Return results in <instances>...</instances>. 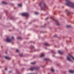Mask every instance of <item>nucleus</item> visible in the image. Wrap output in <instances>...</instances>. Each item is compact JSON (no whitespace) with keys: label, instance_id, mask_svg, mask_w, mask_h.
Returning a JSON list of instances; mask_svg holds the SVG:
<instances>
[{"label":"nucleus","instance_id":"393cba45","mask_svg":"<svg viewBox=\"0 0 74 74\" xmlns=\"http://www.w3.org/2000/svg\"><path fill=\"white\" fill-rule=\"evenodd\" d=\"M17 39H20V37H18V38H17Z\"/></svg>","mask_w":74,"mask_h":74},{"label":"nucleus","instance_id":"dca6fc26","mask_svg":"<svg viewBox=\"0 0 74 74\" xmlns=\"http://www.w3.org/2000/svg\"><path fill=\"white\" fill-rule=\"evenodd\" d=\"M22 5L21 4H19L18 5V6L19 7H22Z\"/></svg>","mask_w":74,"mask_h":74},{"label":"nucleus","instance_id":"423d86ee","mask_svg":"<svg viewBox=\"0 0 74 74\" xmlns=\"http://www.w3.org/2000/svg\"><path fill=\"white\" fill-rule=\"evenodd\" d=\"M45 56V54H44V53H42L40 56V57L41 58V57H43V56Z\"/></svg>","mask_w":74,"mask_h":74},{"label":"nucleus","instance_id":"9d476101","mask_svg":"<svg viewBox=\"0 0 74 74\" xmlns=\"http://www.w3.org/2000/svg\"><path fill=\"white\" fill-rule=\"evenodd\" d=\"M58 52L60 54H62V51H58Z\"/></svg>","mask_w":74,"mask_h":74},{"label":"nucleus","instance_id":"cd10ccee","mask_svg":"<svg viewBox=\"0 0 74 74\" xmlns=\"http://www.w3.org/2000/svg\"><path fill=\"white\" fill-rule=\"evenodd\" d=\"M66 10H67V9H66Z\"/></svg>","mask_w":74,"mask_h":74},{"label":"nucleus","instance_id":"6ab92c4d","mask_svg":"<svg viewBox=\"0 0 74 74\" xmlns=\"http://www.w3.org/2000/svg\"><path fill=\"white\" fill-rule=\"evenodd\" d=\"M20 56H21V57H22V56H23V54H20Z\"/></svg>","mask_w":74,"mask_h":74},{"label":"nucleus","instance_id":"f03ea898","mask_svg":"<svg viewBox=\"0 0 74 74\" xmlns=\"http://www.w3.org/2000/svg\"><path fill=\"white\" fill-rule=\"evenodd\" d=\"M39 5L41 7V10H45L44 9H45L46 8V7H47V5L45 3H39Z\"/></svg>","mask_w":74,"mask_h":74},{"label":"nucleus","instance_id":"6e6552de","mask_svg":"<svg viewBox=\"0 0 74 74\" xmlns=\"http://www.w3.org/2000/svg\"><path fill=\"white\" fill-rule=\"evenodd\" d=\"M5 58L6 59H7V60H10V58L8 57H5Z\"/></svg>","mask_w":74,"mask_h":74},{"label":"nucleus","instance_id":"f3484780","mask_svg":"<svg viewBox=\"0 0 74 74\" xmlns=\"http://www.w3.org/2000/svg\"><path fill=\"white\" fill-rule=\"evenodd\" d=\"M67 27H71V26L70 25H67Z\"/></svg>","mask_w":74,"mask_h":74},{"label":"nucleus","instance_id":"aec40b11","mask_svg":"<svg viewBox=\"0 0 74 74\" xmlns=\"http://www.w3.org/2000/svg\"><path fill=\"white\" fill-rule=\"evenodd\" d=\"M19 51L18 49L16 50V52H19Z\"/></svg>","mask_w":74,"mask_h":74},{"label":"nucleus","instance_id":"4be33fe9","mask_svg":"<svg viewBox=\"0 0 74 74\" xmlns=\"http://www.w3.org/2000/svg\"><path fill=\"white\" fill-rule=\"evenodd\" d=\"M69 14H70V12H68L67 13V15H69Z\"/></svg>","mask_w":74,"mask_h":74},{"label":"nucleus","instance_id":"7ed1b4c3","mask_svg":"<svg viewBox=\"0 0 74 74\" xmlns=\"http://www.w3.org/2000/svg\"><path fill=\"white\" fill-rule=\"evenodd\" d=\"M39 69V67H36V68H33L31 67L30 69H29V70H31V71H33L34 70H37L38 69Z\"/></svg>","mask_w":74,"mask_h":74},{"label":"nucleus","instance_id":"0eeeda50","mask_svg":"<svg viewBox=\"0 0 74 74\" xmlns=\"http://www.w3.org/2000/svg\"><path fill=\"white\" fill-rule=\"evenodd\" d=\"M69 73H74V71L72 70H69Z\"/></svg>","mask_w":74,"mask_h":74},{"label":"nucleus","instance_id":"1a4fd4ad","mask_svg":"<svg viewBox=\"0 0 74 74\" xmlns=\"http://www.w3.org/2000/svg\"><path fill=\"white\" fill-rule=\"evenodd\" d=\"M45 46H49V44L47 43H46L45 44Z\"/></svg>","mask_w":74,"mask_h":74},{"label":"nucleus","instance_id":"9b49d317","mask_svg":"<svg viewBox=\"0 0 74 74\" xmlns=\"http://www.w3.org/2000/svg\"><path fill=\"white\" fill-rule=\"evenodd\" d=\"M44 60H46V61H48V60H49V59L48 58H45L44 59Z\"/></svg>","mask_w":74,"mask_h":74},{"label":"nucleus","instance_id":"bb28decb","mask_svg":"<svg viewBox=\"0 0 74 74\" xmlns=\"http://www.w3.org/2000/svg\"><path fill=\"white\" fill-rule=\"evenodd\" d=\"M5 53H7V52H5Z\"/></svg>","mask_w":74,"mask_h":74},{"label":"nucleus","instance_id":"a211bd4d","mask_svg":"<svg viewBox=\"0 0 74 74\" xmlns=\"http://www.w3.org/2000/svg\"><path fill=\"white\" fill-rule=\"evenodd\" d=\"M35 14L36 15H38V14H39L38 13V12H36L35 13Z\"/></svg>","mask_w":74,"mask_h":74},{"label":"nucleus","instance_id":"b1692460","mask_svg":"<svg viewBox=\"0 0 74 74\" xmlns=\"http://www.w3.org/2000/svg\"><path fill=\"white\" fill-rule=\"evenodd\" d=\"M48 17H47L45 19L46 20L47 19H48Z\"/></svg>","mask_w":74,"mask_h":74},{"label":"nucleus","instance_id":"2eb2a0df","mask_svg":"<svg viewBox=\"0 0 74 74\" xmlns=\"http://www.w3.org/2000/svg\"><path fill=\"white\" fill-rule=\"evenodd\" d=\"M31 64H36V63H35V62H33L31 63Z\"/></svg>","mask_w":74,"mask_h":74},{"label":"nucleus","instance_id":"4468645a","mask_svg":"<svg viewBox=\"0 0 74 74\" xmlns=\"http://www.w3.org/2000/svg\"><path fill=\"white\" fill-rule=\"evenodd\" d=\"M51 71H52V72H53V71H54L55 70H54V69H51Z\"/></svg>","mask_w":74,"mask_h":74},{"label":"nucleus","instance_id":"412c9836","mask_svg":"<svg viewBox=\"0 0 74 74\" xmlns=\"http://www.w3.org/2000/svg\"><path fill=\"white\" fill-rule=\"evenodd\" d=\"M12 39H13V40H14V36H12Z\"/></svg>","mask_w":74,"mask_h":74},{"label":"nucleus","instance_id":"a878e982","mask_svg":"<svg viewBox=\"0 0 74 74\" xmlns=\"http://www.w3.org/2000/svg\"><path fill=\"white\" fill-rule=\"evenodd\" d=\"M12 72H11V71H9V73H12Z\"/></svg>","mask_w":74,"mask_h":74},{"label":"nucleus","instance_id":"f8f14e48","mask_svg":"<svg viewBox=\"0 0 74 74\" xmlns=\"http://www.w3.org/2000/svg\"><path fill=\"white\" fill-rule=\"evenodd\" d=\"M57 25H58V26H59V25H60V24L59 23H58V21H57Z\"/></svg>","mask_w":74,"mask_h":74},{"label":"nucleus","instance_id":"5701e85b","mask_svg":"<svg viewBox=\"0 0 74 74\" xmlns=\"http://www.w3.org/2000/svg\"><path fill=\"white\" fill-rule=\"evenodd\" d=\"M7 70V68H5V70Z\"/></svg>","mask_w":74,"mask_h":74},{"label":"nucleus","instance_id":"39448f33","mask_svg":"<svg viewBox=\"0 0 74 74\" xmlns=\"http://www.w3.org/2000/svg\"><path fill=\"white\" fill-rule=\"evenodd\" d=\"M6 40L8 42H10L11 41V39L9 38H7Z\"/></svg>","mask_w":74,"mask_h":74},{"label":"nucleus","instance_id":"ddd939ff","mask_svg":"<svg viewBox=\"0 0 74 74\" xmlns=\"http://www.w3.org/2000/svg\"><path fill=\"white\" fill-rule=\"evenodd\" d=\"M2 3H3V4H7V3L5 2H3Z\"/></svg>","mask_w":74,"mask_h":74},{"label":"nucleus","instance_id":"20e7f679","mask_svg":"<svg viewBox=\"0 0 74 74\" xmlns=\"http://www.w3.org/2000/svg\"><path fill=\"white\" fill-rule=\"evenodd\" d=\"M22 16H24L27 17L29 15V13H23L21 14Z\"/></svg>","mask_w":74,"mask_h":74},{"label":"nucleus","instance_id":"f257e3e1","mask_svg":"<svg viewBox=\"0 0 74 74\" xmlns=\"http://www.w3.org/2000/svg\"><path fill=\"white\" fill-rule=\"evenodd\" d=\"M65 1L66 2V5L69 7H71L72 8H74V3H72L68 0H66Z\"/></svg>","mask_w":74,"mask_h":74}]
</instances>
